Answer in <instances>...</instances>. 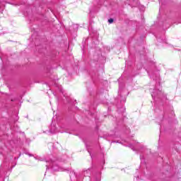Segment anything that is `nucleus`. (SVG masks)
<instances>
[{
	"label": "nucleus",
	"mask_w": 181,
	"mask_h": 181,
	"mask_svg": "<svg viewBox=\"0 0 181 181\" xmlns=\"http://www.w3.org/2000/svg\"><path fill=\"white\" fill-rule=\"evenodd\" d=\"M108 22H109V23H114V19L110 18V19L108 20Z\"/></svg>",
	"instance_id": "1"
}]
</instances>
